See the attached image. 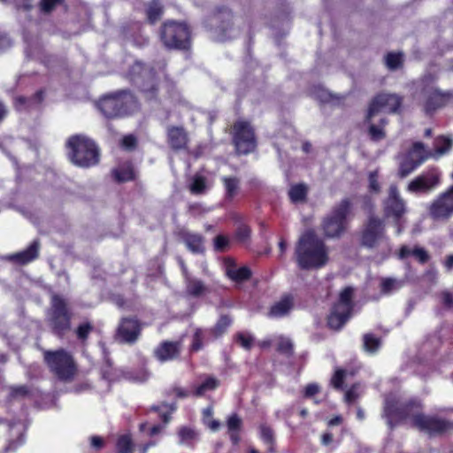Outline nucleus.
<instances>
[{
	"instance_id": "1",
	"label": "nucleus",
	"mask_w": 453,
	"mask_h": 453,
	"mask_svg": "<svg viewBox=\"0 0 453 453\" xmlns=\"http://www.w3.org/2000/svg\"><path fill=\"white\" fill-rule=\"evenodd\" d=\"M421 407V403L416 399L402 402L396 395H388L385 399L383 417L390 429H394L395 421L411 418L412 426L430 436L441 435L451 428L452 425L446 420L419 412Z\"/></svg>"
},
{
	"instance_id": "2",
	"label": "nucleus",
	"mask_w": 453,
	"mask_h": 453,
	"mask_svg": "<svg viewBox=\"0 0 453 453\" xmlns=\"http://www.w3.org/2000/svg\"><path fill=\"white\" fill-rule=\"evenodd\" d=\"M296 262L303 270H314L325 266L328 262V250L324 241L314 230L305 231L298 239L295 248Z\"/></svg>"
},
{
	"instance_id": "3",
	"label": "nucleus",
	"mask_w": 453,
	"mask_h": 453,
	"mask_svg": "<svg viewBox=\"0 0 453 453\" xmlns=\"http://www.w3.org/2000/svg\"><path fill=\"white\" fill-rule=\"evenodd\" d=\"M69 158L82 168H88L99 163L100 151L95 142L84 135H74L68 139Z\"/></svg>"
},
{
	"instance_id": "4",
	"label": "nucleus",
	"mask_w": 453,
	"mask_h": 453,
	"mask_svg": "<svg viewBox=\"0 0 453 453\" xmlns=\"http://www.w3.org/2000/svg\"><path fill=\"white\" fill-rule=\"evenodd\" d=\"M99 111L109 119L131 113L137 107L134 96L128 91L108 95L97 103Z\"/></svg>"
},
{
	"instance_id": "5",
	"label": "nucleus",
	"mask_w": 453,
	"mask_h": 453,
	"mask_svg": "<svg viewBox=\"0 0 453 453\" xmlns=\"http://www.w3.org/2000/svg\"><path fill=\"white\" fill-rule=\"evenodd\" d=\"M71 319L67 301L57 294L52 295L47 319L51 332L59 337L64 336L71 329Z\"/></svg>"
},
{
	"instance_id": "6",
	"label": "nucleus",
	"mask_w": 453,
	"mask_h": 453,
	"mask_svg": "<svg viewBox=\"0 0 453 453\" xmlns=\"http://www.w3.org/2000/svg\"><path fill=\"white\" fill-rule=\"evenodd\" d=\"M161 41L169 49L188 50L190 47V30L185 23L166 21L160 31Z\"/></svg>"
},
{
	"instance_id": "7",
	"label": "nucleus",
	"mask_w": 453,
	"mask_h": 453,
	"mask_svg": "<svg viewBox=\"0 0 453 453\" xmlns=\"http://www.w3.org/2000/svg\"><path fill=\"white\" fill-rule=\"evenodd\" d=\"M422 82V95L424 96V111L426 114L432 115L438 109L444 107L449 102L453 100V90L442 91L434 86V77L426 76Z\"/></svg>"
},
{
	"instance_id": "8",
	"label": "nucleus",
	"mask_w": 453,
	"mask_h": 453,
	"mask_svg": "<svg viewBox=\"0 0 453 453\" xmlns=\"http://www.w3.org/2000/svg\"><path fill=\"white\" fill-rule=\"evenodd\" d=\"M353 288L348 287L341 294L339 302L333 307L327 319V325L331 329L340 330L351 316Z\"/></svg>"
},
{
	"instance_id": "9",
	"label": "nucleus",
	"mask_w": 453,
	"mask_h": 453,
	"mask_svg": "<svg viewBox=\"0 0 453 453\" xmlns=\"http://www.w3.org/2000/svg\"><path fill=\"white\" fill-rule=\"evenodd\" d=\"M44 359L51 372H53L59 380L68 381L72 380L75 367L73 360L67 352L63 349L54 352L47 351L44 354Z\"/></svg>"
},
{
	"instance_id": "10",
	"label": "nucleus",
	"mask_w": 453,
	"mask_h": 453,
	"mask_svg": "<svg viewBox=\"0 0 453 453\" xmlns=\"http://www.w3.org/2000/svg\"><path fill=\"white\" fill-rule=\"evenodd\" d=\"M383 211L386 218H392L396 227V234H400L403 229V216L406 212L405 202L401 198L397 187L391 185L388 196L383 202Z\"/></svg>"
},
{
	"instance_id": "11",
	"label": "nucleus",
	"mask_w": 453,
	"mask_h": 453,
	"mask_svg": "<svg viewBox=\"0 0 453 453\" xmlns=\"http://www.w3.org/2000/svg\"><path fill=\"white\" fill-rule=\"evenodd\" d=\"M350 210L349 199H343L335 206L331 215L323 221V230L328 237H339L345 230L346 217Z\"/></svg>"
},
{
	"instance_id": "12",
	"label": "nucleus",
	"mask_w": 453,
	"mask_h": 453,
	"mask_svg": "<svg viewBox=\"0 0 453 453\" xmlns=\"http://www.w3.org/2000/svg\"><path fill=\"white\" fill-rule=\"evenodd\" d=\"M385 238V224L383 219L370 215L364 225L361 235V244L364 247L372 249L377 247Z\"/></svg>"
},
{
	"instance_id": "13",
	"label": "nucleus",
	"mask_w": 453,
	"mask_h": 453,
	"mask_svg": "<svg viewBox=\"0 0 453 453\" xmlns=\"http://www.w3.org/2000/svg\"><path fill=\"white\" fill-rule=\"evenodd\" d=\"M156 72L150 65L136 61L129 69L128 77L132 82L144 91L154 93Z\"/></svg>"
},
{
	"instance_id": "14",
	"label": "nucleus",
	"mask_w": 453,
	"mask_h": 453,
	"mask_svg": "<svg viewBox=\"0 0 453 453\" xmlns=\"http://www.w3.org/2000/svg\"><path fill=\"white\" fill-rule=\"evenodd\" d=\"M403 98L396 94L381 93L377 95L370 103L366 119H371L383 110L396 112L402 104Z\"/></svg>"
},
{
	"instance_id": "15",
	"label": "nucleus",
	"mask_w": 453,
	"mask_h": 453,
	"mask_svg": "<svg viewBox=\"0 0 453 453\" xmlns=\"http://www.w3.org/2000/svg\"><path fill=\"white\" fill-rule=\"evenodd\" d=\"M235 131L234 144L238 153L248 154L254 150L256 142L254 133L248 122L239 121L234 126Z\"/></svg>"
},
{
	"instance_id": "16",
	"label": "nucleus",
	"mask_w": 453,
	"mask_h": 453,
	"mask_svg": "<svg viewBox=\"0 0 453 453\" xmlns=\"http://www.w3.org/2000/svg\"><path fill=\"white\" fill-rule=\"evenodd\" d=\"M429 214L436 220L446 219L453 214V186L431 203Z\"/></svg>"
},
{
	"instance_id": "17",
	"label": "nucleus",
	"mask_w": 453,
	"mask_h": 453,
	"mask_svg": "<svg viewBox=\"0 0 453 453\" xmlns=\"http://www.w3.org/2000/svg\"><path fill=\"white\" fill-rule=\"evenodd\" d=\"M232 12L228 9H221L209 21L211 30H214L216 38L219 41L226 37V33L232 28Z\"/></svg>"
},
{
	"instance_id": "18",
	"label": "nucleus",
	"mask_w": 453,
	"mask_h": 453,
	"mask_svg": "<svg viewBox=\"0 0 453 453\" xmlns=\"http://www.w3.org/2000/svg\"><path fill=\"white\" fill-rule=\"evenodd\" d=\"M141 326L134 318H124L118 328L117 339L120 342L134 343L140 335Z\"/></svg>"
},
{
	"instance_id": "19",
	"label": "nucleus",
	"mask_w": 453,
	"mask_h": 453,
	"mask_svg": "<svg viewBox=\"0 0 453 453\" xmlns=\"http://www.w3.org/2000/svg\"><path fill=\"white\" fill-rule=\"evenodd\" d=\"M439 182V177L435 173H427L418 176L408 185L411 192L428 191L434 188Z\"/></svg>"
},
{
	"instance_id": "20",
	"label": "nucleus",
	"mask_w": 453,
	"mask_h": 453,
	"mask_svg": "<svg viewBox=\"0 0 453 453\" xmlns=\"http://www.w3.org/2000/svg\"><path fill=\"white\" fill-rule=\"evenodd\" d=\"M181 342H163L154 351L155 357L161 362L175 359L179 357Z\"/></svg>"
},
{
	"instance_id": "21",
	"label": "nucleus",
	"mask_w": 453,
	"mask_h": 453,
	"mask_svg": "<svg viewBox=\"0 0 453 453\" xmlns=\"http://www.w3.org/2000/svg\"><path fill=\"white\" fill-rule=\"evenodd\" d=\"M39 250V242L34 241L27 250L10 255L8 260L17 265H27L38 257Z\"/></svg>"
},
{
	"instance_id": "22",
	"label": "nucleus",
	"mask_w": 453,
	"mask_h": 453,
	"mask_svg": "<svg viewBox=\"0 0 453 453\" xmlns=\"http://www.w3.org/2000/svg\"><path fill=\"white\" fill-rule=\"evenodd\" d=\"M168 140L173 150L185 148L188 142V134L183 127H170L168 128Z\"/></svg>"
},
{
	"instance_id": "23",
	"label": "nucleus",
	"mask_w": 453,
	"mask_h": 453,
	"mask_svg": "<svg viewBox=\"0 0 453 453\" xmlns=\"http://www.w3.org/2000/svg\"><path fill=\"white\" fill-rule=\"evenodd\" d=\"M311 93L313 96L321 104H331L333 105H338L344 100L343 96L333 94L321 86H315Z\"/></svg>"
},
{
	"instance_id": "24",
	"label": "nucleus",
	"mask_w": 453,
	"mask_h": 453,
	"mask_svg": "<svg viewBox=\"0 0 453 453\" xmlns=\"http://www.w3.org/2000/svg\"><path fill=\"white\" fill-rule=\"evenodd\" d=\"M181 238L187 248L193 253L203 254L205 250L203 245V237L198 234L183 232Z\"/></svg>"
},
{
	"instance_id": "25",
	"label": "nucleus",
	"mask_w": 453,
	"mask_h": 453,
	"mask_svg": "<svg viewBox=\"0 0 453 453\" xmlns=\"http://www.w3.org/2000/svg\"><path fill=\"white\" fill-rule=\"evenodd\" d=\"M406 156L412 159L417 165H420L426 158L433 157V153L426 150L424 143L416 142L409 150Z\"/></svg>"
},
{
	"instance_id": "26",
	"label": "nucleus",
	"mask_w": 453,
	"mask_h": 453,
	"mask_svg": "<svg viewBox=\"0 0 453 453\" xmlns=\"http://www.w3.org/2000/svg\"><path fill=\"white\" fill-rule=\"evenodd\" d=\"M226 274L231 280L242 282L250 277L251 271L246 266L237 268L234 265H229L226 267Z\"/></svg>"
},
{
	"instance_id": "27",
	"label": "nucleus",
	"mask_w": 453,
	"mask_h": 453,
	"mask_svg": "<svg viewBox=\"0 0 453 453\" xmlns=\"http://www.w3.org/2000/svg\"><path fill=\"white\" fill-rule=\"evenodd\" d=\"M293 307V299L290 296H286L280 302L275 303L270 311V315L273 317H282L287 315Z\"/></svg>"
},
{
	"instance_id": "28",
	"label": "nucleus",
	"mask_w": 453,
	"mask_h": 453,
	"mask_svg": "<svg viewBox=\"0 0 453 453\" xmlns=\"http://www.w3.org/2000/svg\"><path fill=\"white\" fill-rule=\"evenodd\" d=\"M113 175L115 180L119 183L132 180L134 178L133 166L128 162L124 163L119 168L113 170Z\"/></svg>"
},
{
	"instance_id": "29",
	"label": "nucleus",
	"mask_w": 453,
	"mask_h": 453,
	"mask_svg": "<svg viewBox=\"0 0 453 453\" xmlns=\"http://www.w3.org/2000/svg\"><path fill=\"white\" fill-rule=\"evenodd\" d=\"M453 145L451 136H440L434 141V154L433 157H441L450 150Z\"/></svg>"
},
{
	"instance_id": "30",
	"label": "nucleus",
	"mask_w": 453,
	"mask_h": 453,
	"mask_svg": "<svg viewBox=\"0 0 453 453\" xmlns=\"http://www.w3.org/2000/svg\"><path fill=\"white\" fill-rule=\"evenodd\" d=\"M385 65L390 71H395L403 66V54L401 52H389L384 58Z\"/></svg>"
},
{
	"instance_id": "31",
	"label": "nucleus",
	"mask_w": 453,
	"mask_h": 453,
	"mask_svg": "<svg viewBox=\"0 0 453 453\" xmlns=\"http://www.w3.org/2000/svg\"><path fill=\"white\" fill-rule=\"evenodd\" d=\"M222 181L226 191V197L227 199H232L237 194L240 180L237 177L229 176L223 177Z\"/></svg>"
},
{
	"instance_id": "32",
	"label": "nucleus",
	"mask_w": 453,
	"mask_h": 453,
	"mask_svg": "<svg viewBox=\"0 0 453 453\" xmlns=\"http://www.w3.org/2000/svg\"><path fill=\"white\" fill-rule=\"evenodd\" d=\"M288 195L294 203L303 202L307 195V187L304 184L295 185L290 188Z\"/></svg>"
},
{
	"instance_id": "33",
	"label": "nucleus",
	"mask_w": 453,
	"mask_h": 453,
	"mask_svg": "<svg viewBox=\"0 0 453 453\" xmlns=\"http://www.w3.org/2000/svg\"><path fill=\"white\" fill-rule=\"evenodd\" d=\"M418 166L412 159L409 158L407 156L401 161L399 165L398 175L400 178H406L410 175Z\"/></svg>"
},
{
	"instance_id": "34",
	"label": "nucleus",
	"mask_w": 453,
	"mask_h": 453,
	"mask_svg": "<svg viewBox=\"0 0 453 453\" xmlns=\"http://www.w3.org/2000/svg\"><path fill=\"white\" fill-rule=\"evenodd\" d=\"M363 341V348L366 352L369 353H375L380 346V339L370 334H365Z\"/></svg>"
},
{
	"instance_id": "35",
	"label": "nucleus",
	"mask_w": 453,
	"mask_h": 453,
	"mask_svg": "<svg viewBox=\"0 0 453 453\" xmlns=\"http://www.w3.org/2000/svg\"><path fill=\"white\" fill-rule=\"evenodd\" d=\"M231 322L232 319L228 315H221L214 328L212 329V334L214 336H221L226 331V328L231 325Z\"/></svg>"
},
{
	"instance_id": "36",
	"label": "nucleus",
	"mask_w": 453,
	"mask_h": 453,
	"mask_svg": "<svg viewBox=\"0 0 453 453\" xmlns=\"http://www.w3.org/2000/svg\"><path fill=\"white\" fill-rule=\"evenodd\" d=\"M162 7L158 2H152L147 11L148 19L151 24L157 22L162 15Z\"/></svg>"
},
{
	"instance_id": "37",
	"label": "nucleus",
	"mask_w": 453,
	"mask_h": 453,
	"mask_svg": "<svg viewBox=\"0 0 453 453\" xmlns=\"http://www.w3.org/2000/svg\"><path fill=\"white\" fill-rule=\"evenodd\" d=\"M189 189L193 194H203L206 189V180L202 176H195L189 185Z\"/></svg>"
},
{
	"instance_id": "38",
	"label": "nucleus",
	"mask_w": 453,
	"mask_h": 453,
	"mask_svg": "<svg viewBox=\"0 0 453 453\" xmlns=\"http://www.w3.org/2000/svg\"><path fill=\"white\" fill-rule=\"evenodd\" d=\"M403 286L402 282L393 279L387 278L383 279L381 282V293L383 294H390L393 290L397 289Z\"/></svg>"
},
{
	"instance_id": "39",
	"label": "nucleus",
	"mask_w": 453,
	"mask_h": 453,
	"mask_svg": "<svg viewBox=\"0 0 453 453\" xmlns=\"http://www.w3.org/2000/svg\"><path fill=\"white\" fill-rule=\"evenodd\" d=\"M187 290L190 295H192L194 296H199L204 292L205 287L201 280H189L188 283Z\"/></svg>"
},
{
	"instance_id": "40",
	"label": "nucleus",
	"mask_w": 453,
	"mask_h": 453,
	"mask_svg": "<svg viewBox=\"0 0 453 453\" xmlns=\"http://www.w3.org/2000/svg\"><path fill=\"white\" fill-rule=\"evenodd\" d=\"M117 446L119 453H133L134 451L132 440L127 435L119 437Z\"/></svg>"
},
{
	"instance_id": "41",
	"label": "nucleus",
	"mask_w": 453,
	"mask_h": 453,
	"mask_svg": "<svg viewBox=\"0 0 453 453\" xmlns=\"http://www.w3.org/2000/svg\"><path fill=\"white\" fill-rule=\"evenodd\" d=\"M277 350L281 354L290 356L293 353V343L288 338H280Z\"/></svg>"
},
{
	"instance_id": "42",
	"label": "nucleus",
	"mask_w": 453,
	"mask_h": 453,
	"mask_svg": "<svg viewBox=\"0 0 453 453\" xmlns=\"http://www.w3.org/2000/svg\"><path fill=\"white\" fill-rule=\"evenodd\" d=\"M93 330V326L89 322L80 325L76 329L77 337L81 341H86L89 333Z\"/></svg>"
},
{
	"instance_id": "43",
	"label": "nucleus",
	"mask_w": 453,
	"mask_h": 453,
	"mask_svg": "<svg viewBox=\"0 0 453 453\" xmlns=\"http://www.w3.org/2000/svg\"><path fill=\"white\" fill-rule=\"evenodd\" d=\"M261 436L266 443L271 445L269 448V451L273 452V443L274 441V438H273V430L266 426H261Z\"/></svg>"
},
{
	"instance_id": "44",
	"label": "nucleus",
	"mask_w": 453,
	"mask_h": 453,
	"mask_svg": "<svg viewBox=\"0 0 453 453\" xmlns=\"http://www.w3.org/2000/svg\"><path fill=\"white\" fill-rule=\"evenodd\" d=\"M63 0H42L40 3V9L42 12L48 14L50 13Z\"/></svg>"
},
{
	"instance_id": "45",
	"label": "nucleus",
	"mask_w": 453,
	"mask_h": 453,
	"mask_svg": "<svg viewBox=\"0 0 453 453\" xmlns=\"http://www.w3.org/2000/svg\"><path fill=\"white\" fill-rule=\"evenodd\" d=\"M179 435L180 437V442L183 443L195 439L196 437V433L194 430L184 426L180 429Z\"/></svg>"
},
{
	"instance_id": "46",
	"label": "nucleus",
	"mask_w": 453,
	"mask_h": 453,
	"mask_svg": "<svg viewBox=\"0 0 453 453\" xmlns=\"http://www.w3.org/2000/svg\"><path fill=\"white\" fill-rule=\"evenodd\" d=\"M242 426V418L236 415L233 414L229 417L227 420V427L230 432H235L241 428Z\"/></svg>"
},
{
	"instance_id": "47",
	"label": "nucleus",
	"mask_w": 453,
	"mask_h": 453,
	"mask_svg": "<svg viewBox=\"0 0 453 453\" xmlns=\"http://www.w3.org/2000/svg\"><path fill=\"white\" fill-rule=\"evenodd\" d=\"M344 378H345V371L344 370H337L331 380V383L335 388L339 389L342 388Z\"/></svg>"
},
{
	"instance_id": "48",
	"label": "nucleus",
	"mask_w": 453,
	"mask_h": 453,
	"mask_svg": "<svg viewBox=\"0 0 453 453\" xmlns=\"http://www.w3.org/2000/svg\"><path fill=\"white\" fill-rule=\"evenodd\" d=\"M369 134L371 135L372 139L374 141H380V140L383 139L385 136V133L383 132V130L374 124L370 125Z\"/></svg>"
},
{
	"instance_id": "49",
	"label": "nucleus",
	"mask_w": 453,
	"mask_h": 453,
	"mask_svg": "<svg viewBox=\"0 0 453 453\" xmlns=\"http://www.w3.org/2000/svg\"><path fill=\"white\" fill-rule=\"evenodd\" d=\"M237 342L245 349H250L252 347L253 338L250 335H246L242 333L237 334Z\"/></svg>"
},
{
	"instance_id": "50",
	"label": "nucleus",
	"mask_w": 453,
	"mask_h": 453,
	"mask_svg": "<svg viewBox=\"0 0 453 453\" xmlns=\"http://www.w3.org/2000/svg\"><path fill=\"white\" fill-rule=\"evenodd\" d=\"M412 256H414L422 264H425L429 259L428 253L423 248L419 247H416L412 250Z\"/></svg>"
},
{
	"instance_id": "51",
	"label": "nucleus",
	"mask_w": 453,
	"mask_h": 453,
	"mask_svg": "<svg viewBox=\"0 0 453 453\" xmlns=\"http://www.w3.org/2000/svg\"><path fill=\"white\" fill-rule=\"evenodd\" d=\"M203 347L202 342V331L200 329H196L195 334H194V341L191 345V350L197 351L201 349Z\"/></svg>"
},
{
	"instance_id": "52",
	"label": "nucleus",
	"mask_w": 453,
	"mask_h": 453,
	"mask_svg": "<svg viewBox=\"0 0 453 453\" xmlns=\"http://www.w3.org/2000/svg\"><path fill=\"white\" fill-rule=\"evenodd\" d=\"M357 386L354 385L351 387L350 389H349L346 392L345 397H344L346 403H351L355 402L359 397V395L357 392Z\"/></svg>"
},
{
	"instance_id": "53",
	"label": "nucleus",
	"mask_w": 453,
	"mask_h": 453,
	"mask_svg": "<svg viewBox=\"0 0 453 453\" xmlns=\"http://www.w3.org/2000/svg\"><path fill=\"white\" fill-rule=\"evenodd\" d=\"M227 245H228V240L223 235H218L214 239V246H215L216 250L223 251V250H225V249L226 248Z\"/></svg>"
},
{
	"instance_id": "54",
	"label": "nucleus",
	"mask_w": 453,
	"mask_h": 453,
	"mask_svg": "<svg viewBox=\"0 0 453 453\" xmlns=\"http://www.w3.org/2000/svg\"><path fill=\"white\" fill-rule=\"evenodd\" d=\"M136 139L133 135H127L122 139V146L127 150H132L135 147Z\"/></svg>"
},
{
	"instance_id": "55",
	"label": "nucleus",
	"mask_w": 453,
	"mask_h": 453,
	"mask_svg": "<svg viewBox=\"0 0 453 453\" xmlns=\"http://www.w3.org/2000/svg\"><path fill=\"white\" fill-rule=\"evenodd\" d=\"M378 176L377 173L372 172L369 175V181H370V188L375 192H378L380 190V185L378 183Z\"/></svg>"
},
{
	"instance_id": "56",
	"label": "nucleus",
	"mask_w": 453,
	"mask_h": 453,
	"mask_svg": "<svg viewBox=\"0 0 453 453\" xmlns=\"http://www.w3.org/2000/svg\"><path fill=\"white\" fill-rule=\"evenodd\" d=\"M250 234V229L248 226H241L238 229L237 235L240 241L244 242L246 241Z\"/></svg>"
},
{
	"instance_id": "57",
	"label": "nucleus",
	"mask_w": 453,
	"mask_h": 453,
	"mask_svg": "<svg viewBox=\"0 0 453 453\" xmlns=\"http://www.w3.org/2000/svg\"><path fill=\"white\" fill-rule=\"evenodd\" d=\"M319 391V387L317 384H309L304 390V396L311 397Z\"/></svg>"
},
{
	"instance_id": "58",
	"label": "nucleus",
	"mask_w": 453,
	"mask_h": 453,
	"mask_svg": "<svg viewBox=\"0 0 453 453\" xmlns=\"http://www.w3.org/2000/svg\"><path fill=\"white\" fill-rule=\"evenodd\" d=\"M90 444L91 447L98 450L103 448L104 442L102 437L94 435L90 438Z\"/></svg>"
},
{
	"instance_id": "59",
	"label": "nucleus",
	"mask_w": 453,
	"mask_h": 453,
	"mask_svg": "<svg viewBox=\"0 0 453 453\" xmlns=\"http://www.w3.org/2000/svg\"><path fill=\"white\" fill-rule=\"evenodd\" d=\"M442 303L445 306L450 308L453 306V294L444 291L441 294Z\"/></svg>"
},
{
	"instance_id": "60",
	"label": "nucleus",
	"mask_w": 453,
	"mask_h": 453,
	"mask_svg": "<svg viewBox=\"0 0 453 453\" xmlns=\"http://www.w3.org/2000/svg\"><path fill=\"white\" fill-rule=\"evenodd\" d=\"M28 393V389L26 386H19L12 388V394L13 396H25Z\"/></svg>"
},
{
	"instance_id": "61",
	"label": "nucleus",
	"mask_w": 453,
	"mask_h": 453,
	"mask_svg": "<svg viewBox=\"0 0 453 453\" xmlns=\"http://www.w3.org/2000/svg\"><path fill=\"white\" fill-rule=\"evenodd\" d=\"M12 45L11 39L5 35H0V50L9 48Z\"/></svg>"
},
{
	"instance_id": "62",
	"label": "nucleus",
	"mask_w": 453,
	"mask_h": 453,
	"mask_svg": "<svg viewBox=\"0 0 453 453\" xmlns=\"http://www.w3.org/2000/svg\"><path fill=\"white\" fill-rule=\"evenodd\" d=\"M203 384L205 385L206 389L210 390L216 388L219 385V381L214 378H209L203 382Z\"/></svg>"
},
{
	"instance_id": "63",
	"label": "nucleus",
	"mask_w": 453,
	"mask_h": 453,
	"mask_svg": "<svg viewBox=\"0 0 453 453\" xmlns=\"http://www.w3.org/2000/svg\"><path fill=\"white\" fill-rule=\"evenodd\" d=\"M410 255H412V250L410 248H408L407 246H403L400 250V254H399L400 258L403 259V258L409 257Z\"/></svg>"
},
{
	"instance_id": "64",
	"label": "nucleus",
	"mask_w": 453,
	"mask_h": 453,
	"mask_svg": "<svg viewBox=\"0 0 453 453\" xmlns=\"http://www.w3.org/2000/svg\"><path fill=\"white\" fill-rule=\"evenodd\" d=\"M211 431H218L220 427V423L218 420H211L207 423Z\"/></svg>"
}]
</instances>
